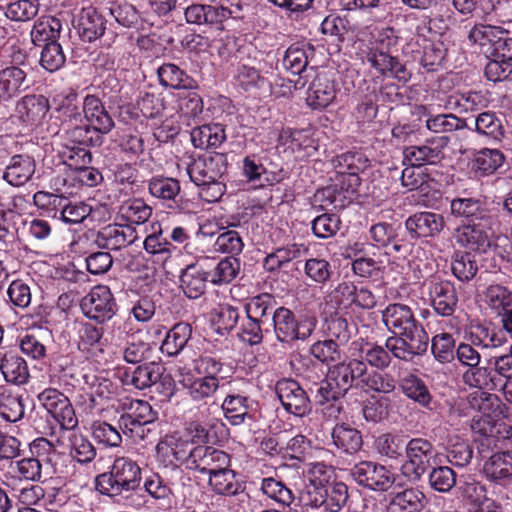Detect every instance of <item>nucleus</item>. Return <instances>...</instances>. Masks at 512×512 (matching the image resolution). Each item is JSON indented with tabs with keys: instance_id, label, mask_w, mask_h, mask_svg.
Masks as SVG:
<instances>
[{
	"instance_id": "nucleus-1",
	"label": "nucleus",
	"mask_w": 512,
	"mask_h": 512,
	"mask_svg": "<svg viewBox=\"0 0 512 512\" xmlns=\"http://www.w3.org/2000/svg\"><path fill=\"white\" fill-rule=\"evenodd\" d=\"M353 385L380 393H391L396 387L392 377L369 373L363 361L349 359L329 368L326 378L319 384L318 393L325 400L337 399L343 397Z\"/></svg>"
},
{
	"instance_id": "nucleus-2",
	"label": "nucleus",
	"mask_w": 512,
	"mask_h": 512,
	"mask_svg": "<svg viewBox=\"0 0 512 512\" xmlns=\"http://www.w3.org/2000/svg\"><path fill=\"white\" fill-rule=\"evenodd\" d=\"M156 449L159 455L172 457L169 459L170 464L181 465L209 476L230 466L228 453L207 445H195L174 435L165 436Z\"/></svg>"
},
{
	"instance_id": "nucleus-3",
	"label": "nucleus",
	"mask_w": 512,
	"mask_h": 512,
	"mask_svg": "<svg viewBox=\"0 0 512 512\" xmlns=\"http://www.w3.org/2000/svg\"><path fill=\"white\" fill-rule=\"evenodd\" d=\"M456 356L458 361L463 365L469 367L463 374V380L466 384L471 387L478 388V390L472 392L468 396V402L470 407L482 413V418L489 417L488 411L498 404V399L495 395L488 394L482 389L489 384V377L486 368L479 367L481 361V355L474 345L461 343L456 350Z\"/></svg>"
},
{
	"instance_id": "nucleus-4",
	"label": "nucleus",
	"mask_w": 512,
	"mask_h": 512,
	"mask_svg": "<svg viewBox=\"0 0 512 512\" xmlns=\"http://www.w3.org/2000/svg\"><path fill=\"white\" fill-rule=\"evenodd\" d=\"M141 482V469L128 457L114 460L110 471L97 477V488L102 494L114 497L136 490Z\"/></svg>"
},
{
	"instance_id": "nucleus-5",
	"label": "nucleus",
	"mask_w": 512,
	"mask_h": 512,
	"mask_svg": "<svg viewBox=\"0 0 512 512\" xmlns=\"http://www.w3.org/2000/svg\"><path fill=\"white\" fill-rule=\"evenodd\" d=\"M273 326L277 340L283 343H292L296 340H306L316 327V318L309 315H301L298 318L294 313L279 307L273 312Z\"/></svg>"
},
{
	"instance_id": "nucleus-6",
	"label": "nucleus",
	"mask_w": 512,
	"mask_h": 512,
	"mask_svg": "<svg viewBox=\"0 0 512 512\" xmlns=\"http://www.w3.org/2000/svg\"><path fill=\"white\" fill-rule=\"evenodd\" d=\"M429 336L420 322L407 327L386 339V347L393 357L411 361L415 356L427 351Z\"/></svg>"
},
{
	"instance_id": "nucleus-7",
	"label": "nucleus",
	"mask_w": 512,
	"mask_h": 512,
	"mask_svg": "<svg viewBox=\"0 0 512 512\" xmlns=\"http://www.w3.org/2000/svg\"><path fill=\"white\" fill-rule=\"evenodd\" d=\"M243 0H218L215 4H193L186 8L185 18L192 24L220 25L228 18H239Z\"/></svg>"
},
{
	"instance_id": "nucleus-8",
	"label": "nucleus",
	"mask_w": 512,
	"mask_h": 512,
	"mask_svg": "<svg viewBox=\"0 0 512 512\" xmlns=\"http://www.w3.org/2000/svg\"><path fill=\"white\" fill-rule=\"evenodd\" d=\"M406 460L402 474L412 482L418 481L432 465L435 451L431 442L423 438L411 439L405 446Z\"/></svg>"
},
{
	"instance_id": "nucleus-9",
	"label": "nucleus",
	"mask_w": 512,
	"mask_h": 512,
	"mask_svg": "<svg viewBox=\"0 0 512 512\" xmlns=\"http://www.w3.org/2000/svg\"><path fill=\"white\" fill-rule=\"evenodd\" d=\"M228 169L227 155L214 153L192 159L185 167L190 180L197 186L222 179Z\"/></svg>"
},
{
	"instance_id": "nucleus-10",
	"label": "nucleus",
	"mask_w": 512,
	"mask_h": 512,
	"mask_svg": "<svg viewBox=\"0 0 512 512\" xmlns=\"http://www.w3.org/2000/svg\"><path fill=\"white\" fill-rule=\"evenodd\" d=\"M491 236L489 220L484 218L460 225L453 232L459 246L479 253H485L491 246Z\"/></svg>"
},
{
	"instance_id": "nucleus-11",
	"label": "nucleus",
	"mask_w": 512,
	"mask_h": 512,
	"mask_svg": "<svg viewBox=\"0 0 512 512\" xmlns=\"http://www.w3.org/2000/svg\"><path fill=\"white\" fill-rule=\"evenodd\" d=\"M349 474L357 484L374 491H387L395 481L392 472L373 461L355 464Z\"/></svg>"
},
{
	"instance_id": "nucleus-12",
	"label": "nucleus",
	"mask_w": 512,
	"mask_h": 512,
	"mask_svg": "<svg viewBox=\"0 0 512 512\" xmlns=\"http://www.w3.org/2000/svg\"><path fill=\"white\" fill-rule=\"evenodd\" d=\"M81 309L88 318L103 323L115 315L117 305L109 287L97 285L82 299Z\"/></svg>"
},
{
	"instance_id": "nucleus-13",
	"label": "nucleus",
	"mask_w": 512,
	"mask_h": 512,
	"mask_svg": "<svg viewBox=\"0 0 512 512\" xmlns=\"http://www.w3.org/2000/svg\"><path fill=\"white\" fill-rule=\"evenodd\" d=\"M449 138L439 136L426 140L421 145H411L403 150L404 162L411 166L438 164L444 158V149Z\"/></svg>"
},
{
	"instance_id": "nucleus-14",
	"label": "nucleus",
	"mask_w": 512,
	"mask_h": 512,
	"mask_svg": "<svg viewBox=\"0 0 512 512\" xmlns=\"http://www.w3.org/2000/svg\"><path fill=\"white\" fill-rule=\"evenodd\" d=\"M38 400L63 429L74 428L78 421L66 395L54 388H47L38 394Z\"/></svg>"
},
{
	"instance_id": "nucleus-15",
	"label": "nucleus",
	"mask_w": 512,
	"mask_h": 512,
	"mask_svg": "<svg viewBox=\"0 0 512 512\" xmlns=\"http://www.w3.org/2000/svg\"><path fill=\"white\" fill-rule=\"evenodd\" d=\"M425 286L435 313L442 317L452 316L458 303L454 284L448 280L433 278L426 281Z\"/></svg>"
},
{
	"instance_id": "nucleus-16",
	"label": "nucleus",
	"mask_w": 512,
	"mask_h": 512,
	"mask_svg": "<svg viewBox=\"0 0 512 512\" xmlns=\"http://www.w3.org/2000/svg\"><path fill=\"white\" fill-rule=\"evenodd\" d=\"M221 408L231 425L253 422L258 412V402L246 395L231 392L224 398Z\"/></svg>"
},
{
	"instance_id": "nucleus-17",
	"label": "nucleus",
	"mask_w": 512,
	"mask_h": 512,
	"mask_svg": "<svg viewBox=\"0 0 512 512\" xmlns=\"http://www.w3.org/2000/svg\"><path fill=\"white\" fill-rule=\"evenodd\" d=\"M91 153L84 147H72L67 155L70 177L81 186L94 187L102 181L101 173L90 167Z\"/></svg>"
},
{
	"instance_id": "nucleus-18",
	"label": "nucleus",
	"mask_w": 512,
	"mask_h": 512,
	"mask_svg": "<svg viewBox=\"0 0 512 512\" xmlns=\"http://www.w3.org/2000/svg\"><path fill=\"white\" fill-rule=\"evenodd\" d=\"M277 396L284 409L296 416H304L310 411V400L299 385L293 379H281L276 384Z\"/></svg>"
},
{
	"instance_id": "nucleus-19",
	"label": "nucleus",
	"mask_w": 512,
	"mask_h": 512,
	"mask_svg": "<svg viewBox=\"0 0 512 512\" xmlns=\"http://www.w3.org/2000/svg\"><path fill=\"white\" fill-rule=\"evenodd\" d=\"M484 301L506 331L512 334V292L501 285H490L485 291Z\"/></svg>"
},
{
	"instance_id": "nucleus-20",
	"label": "nucleus",
	"mask_w": 512,
	"mask_h": 512,
	"mask_svg": "<svg viewBox=\"0 0 512 512\" xmlns=\"http://www.w3.org/2000/svg\"><path fill=\"white\" fill-rule=\"evenodd\" d=\"M445 221L441 214L434 212H418L409 216L405 227L412 239L434 237L444 228Z\"/></svg>"
},
{
	"instance_id": "nucleus-21",
	"label": "nucleus",
	"mask_w": 512,
	"mask_h": 512,
	"mask_svg": "<svg viewBox=\"0 0 512 512\" xmlns=\"http://www.w3.org/2000/svg\"><path fill=\"white\" fill-rule=\"evenodd\" d=\"M43 464L33 457L17 461H10L3 472V483L12 490L16 489L19 481H39L43 470Z\"/></svg>"
},
{
	"instance_id": "nucleus-22",
	"label": "nucleus",
	"mask_w": 512,
	"mask_h": 512,
	"mask_svg": "<svg viewBox=\"0 0 512 512\" xmlns=\"http://www.w3.org/2000/svg\"><path fill=\"white\" fill-rule=\"evenodd\" d=\"M138 238L134 227L124 224H110L100 229L96 235V244L103 249L120 250L134 243Z\"/></svg>"
},
{
	"instance_id": "nucleus-23",
	"label": "nucleus",
	"mask_w": 512,
	"mask_h": 512,
	"mask_svg": "<svg viewBox=\"0 0 512 512\" xmlns=\"http://www.w3.org/2000/svg\"><path fill=\"white\" fill-rule=\"evenodd\" d=\"M83 121L101 135L108 134L114 127V121L102 101L95 95L85 96L82 103Z\"/></svg>"
},
{
	"instance_id": "nucleus-24",
	"label": "nucleus",
	"mask_w": 512,
	"mask_h": 512,
	"mask_svg": "<svg viewBox=\"0 0 512 512\" xmlns=\"http://www.w3.org/2000/svg\"><path fill=\"white\" fill-rule=\"evenodd\" d=\"M36 163L28 154L11 156L3 171L2 179L13 187L25 185L34 175Z\"/></svg>"
},
{
	"instance_id": "nucleus-25",
	"label": "nucleus",
	"mask_w": 512,
	"mask_h": 512,
	"mask_svg": "<svg viewBox=\"0 0 512 512\" xmlns=\"http://www.w3.org/2000/svg\"><path fill=\"white\" fill-rule=\"evenodd\" d=\"M207 258L188 265L181 273L180 287L190 299L199 298L206 289L209 274L205 271Z\"/></svg>"
},
{
	"instance_id": "nucleus-26",
	"label": "nucleus",
	"mask_w": 512,
	"mask_h": 512,
	"mask_svg": "<svg viewBox=\"0 0 512 512\" xmlns=\"http://www.w3.org/2000/svg\"><path fill=\"white\" fill-rule=\"evenodd\" d=\"M163 373V367L156 362H148L126 370L123 376V383L138 390L150 388L158 382Z\"/></svg>"
},
{
	"instance_id": "nucleus-27",
	"label": "nucleus",
	"mask_w": 512,
	"mask_h": 512,
	"mask_svg": "<svg viewBox=\"0 0 512 512\" xmlns=\"http://www.w3.org/2000/svg\"><path fill=\"white\" fill-rule=\"evenodd\" d=\"M181 384L192 401L202 403H207L208 400L212 399L221 387L219 381L199 377L191 373L183 376Z\"/></svg>"
},
{
	"instance_id": "nucleus-28",
	"label": "nucleus",
	"mask_w": 512,
	"mask_h": 512,
	"mask_svg": "<svg viewBox=\"0 0 512 512\" xmlns=\"http://www.w3.org/2000/svg\"><path fill=\"white\" fill-rule=\"evenodd\" d=\"M367 62L380 74L406 82L410 78L405 66L395 57L380 50H370Z\"/></svg>"
},
{
	"instance_id": "nucleus-29",
	"label": "nucleus",
	"mask_w": 512,
	"mask_h": 512,
	"mask_svg": "<svg viewBox=\"0 0 512 512\" xmlns=\"http://www.w3.org/2000/svg\"><path fill=\"white\" fill-rule=\"evenodd\" d=\"M75 28L83 41L92 42L103 35L105 20L94 7L88 6L79 13Z\"/></svg>"
},
{
	"instance_id": "nucleus-30",
	"label": "nucleus",
	"mask_w": 512,
	"mask_h": 512,
	"mask_svg": "<svg viewBox=\"0 0 512 512\" xmlns=\"http://www.w3.org/2000/svg\"><path fill=\"white\" fill-rule=\"evenodd\" d=\"M27 73L17 65L0 69V99L9 100L28 88Z\"/></svg>"
},
{
	"instance_id": "nucleus-31",
	"label": "nucleus",
	"mask_w": 512,
	"mask_h": 512,
	"mask_svg": "<svg viewBox=\"0 0 512 512\" xmlns=\"http://www.w3.org/2000/svg\"><path fill=\"white\" fill-rule=\"evenodd\" d=\"M415 114L426 117L425 126L433 133H448L463 128L471 129L466 120L451 113L431 115L424 105L416 106Z\"/></svg>"
},
{
	"instance_id": "nucleus-32",
	"label": "nucleus",
	"mask_w": 512,
	"mask_h": 512,
	"mask_svg": "<svg viewBox=\"0 0 512 512\" xmlns=\"http://www.w3.org/2000/svg\"><path fill=\"white\" fill-rule=\"evenodd\" d=\"M381 316L383 324L393 335L417 322L411 307L402 303L387 305Z\"/></svg>"
},
{
	"instance_id": "nucleus-33",
	"label": "nucleus",
	"mask_w": 512,
	"mask_h": 512,
	"mask_svg": "<svg viewBox=\"0 0 512 512\" xmlns=\"http://www.w3.org/2000/svg\"><path fill=\"white\" fill-rule=\"evenodd\" d=\"M49 110V102L42 95H27L16 105L18 118L26 125L39 123Z\"/></svg>"
},
{
	"instance_id": "nucleus-34",
	"label": "nucleus",
	"mask_w": 512,
	"mask_h": 512,
	"mask_svg": "<svg viewBox=\"0 0 512 512\" xmlns=\"http://www.w3.org/2000/svg\"><path fill=\"white\" fill-rule=\"evenodd\" d=\"M426 495L416 489L408 488L391 496L387 512H421L427 505Z\"/></svg>"
},
{
	"instance_id": "nucleus-35",
	"label": "nucleus",
	"mask_w": 512,
	"mask_h": 512,
	"mask_svg": "<svg viewBox=\"0 0 512 512\" xmlns=\"http://www.w3.org/2000/svg\"><path fill=\"white\" fill-rule=\"evenodd\" d=\"M52 103L62 125L70 127L83 122L82 108L79 107L78 95L75 91L55 96Z\"/></svg>"
},
{
	"instance_id": "nucleus-36",
	"label": "nucleus",
	"mask_w": 512,
	"mask_h": 512,
	"mask_svg": "<svg viewBox=\"0 0 512 512\" xmlns=\"http://www.w3.org/2000/svg\"><path fill=\"white\" fill-rule=\"evenodd\" d=\"M336 96L333 82L325 74H319L307 91V104L314 109L327 107Z\"/></svg>"
},
{
	"instance_id": "nucleus-37",
	"label": "nucleus",
	"mask_w": 512,
	"mask_h": 512,
	"mask_svg": "<svg viewBox=\"0 0 512 512\" xmlns=\"http://www.w3.org/2000/svg\"><path fill=\"white\" fill-rule=\"evenodd\" d=\"M0 371L8 383L23 385L30 377L27 362L18 354L7 352L0 358Z\"/></svg>"
},
{
	"instance_id": "nucleus-38",
	"label": "nucleus",
	"mask_w": 512,
	"mask_h": 512,
	"mask_svg": "<svg viewBox=\"0 0 512 512\" xmlns=\"http://www.w3.org/2000/svg\"><path fill=\"white\" fill-rule=\"evenodd\" d=\"M191 336L192 327L190 324L179 322L166 332L160 350L169 357L177 356L186 347Z\"/></svg>"
},
{
	"instance_id": "nucleus-39",
	"label": "nucleus",
	"mask_w": 512,
	"mask_h": 512,
	"mask_svg": "<svg viewBox=\"0 0 512 512\" xmlns=\"http://www.w3.org/2000/svg\"><path fill=\"white\" fill-rule=\"evenodd\" d=\"M225 140V129L218 123L198 126L191 131V141L195 148H218Z\"/></svg>"
},
{
	"instance_id": "nucleus-40",
	"label": "nucleus",
	"mask_w": 512,
	"mask_h": 512,
	"mask_svg": "<svg viewBox=\"0 0 512 512\" xmlns=\"http://www.w3.org/2000/svg\"><path fill=\"white\" fill-rule=\"evenodd\" d=\"M505 157L498 149L483 148L478 151L471 162L472 171L477 177L493 174L502 166Z\"/></svg>"
},
{
	"instance_id": "nucleus-41",
	"label": "nucleus",
	"mask_w": 512,
	"mask_h": 512,
	"mask_svg": "<svg viewBox=\"0 0 512 512\" xmlns=\"http://www.w3.org/2000/svg\"><path fill=\"white\" fill-rule=\"evenodd\" d=\"M152 208L142 199H129L124 201L118 210V218L125 222L124 225L144 224L151 216Z\"/></svg>"
},
{
	"instance_id": "nucleus-42",
	"label": "nucleus",
	"mask_w": 512,
	"mask_h": 512,
	"mask_svg": "<svg viewBox=\"0 0 512 512\" xmlns=\"http://www.w3.org/2000/svg\"><path fill=\"white\" fill-rule=\"evenodd\" d=\"M400 387L403 394L420 406L432 409L433 397L422 379L410 374L401 379Z\"/></svg>"
},
{
	"instance_id": "nucleus-43",
	"label": "nucleus",
	"mask_w": 512,
	"mask_h": 512,
	"mask_svg": "<svg viewBox=\"0 0 512 512\" xmlns=\"http://www.w3.org/2000/svg\"><path fill=\"white\" fill-rule=\"evenodd\" d=\"M483 471L491 481H502L512 477V451L494 453L483 466Z\"/></svg>"
},
{
	"instance_id": "nucleus-44",
	"label": "nucleus",
	"mask_w": 512,
	"mask_h": 512,
	"mask_svg": "<svg viewBox=\"0 0 512 512\" xmlns=\"http://www.w3.org/2000/svg\"><path fill=\"white\" fill-rule=\"evenodd\" d=\"M62 29L61 21L51 15L40 17L31 30V39L35 45L57 42Z\"/></svg>"
},
{
	"instance_id": "nucleus-45",
	"label": "nucleus",
	"mask_w": 512,
	"mask_h": 512,
	"mask_svg": "<svg viewBox=\"0 0 512 512\" xmlns=\"http://www.w3.org/2000/svg\"><path fill=\"white\" fill-rule=\"evenodd\" d=\"M336 162L338 172L347 175L350 186L353 188L359 186L358 173L366 167L367 159H364L361 153L348 152L338 156Z\"/></svg>"
},
{
	"instance_id": "nucleus-46",
	"label": "nucleus",
	"mask_w": 512,
	"mask_h": 512,
	"mask_svg": "<svg viewBox=\"0 0 512 512\" xmlns=\"http://www.w3.org/2000/svg\"><path fill=\"white\" fill-rule=\"evenodd\" d=\"M313 54V49L305 43L292 44L285 53L284 67L294 75L301 74L308 65V59Z\"/></svg>"
},
{
	"instance_id": "nucleus-47",
	"label": "nucleus",
	"mask_w": 512,
	"mask_h": 512,
	"mask_svg": "<svg viewBox=\"0 0 512 512\" xmlns=\"http://www.w3.org/2000/svg\"><path fill=\"white\" fill-rule=\"evenodd\" d=\"M159 82L164 87L173 89H190L193 80L177 65L165 63L157 69Z\"/></svg>"
},
{
	"instance_id": "nucleus-48",
	"label": "nucleus",
	"mask_w": 512,
	"mask_h": 512,
	"mask_svg": "<svg viewBox=\"0 0 512 512\" xmlns=\"http://www.w3.org/2000/svg\"><path fill=\"white\" fill-rule=\"evenodd\" d=\"M504 33V28L501 26L490 24H475L468 33V40L473 45H478L480 48H486L491 52L497 39Z\"/></svg>"
},
{
	"instance_id": "nucleus-49",
	"label": "nucleus",
	"mask_w": 512,
	"mask_h": 512,
	"mask_svg": "<svg viewBox=\"0 0 512 512\" xmlns=\"http://www.w3.org/2000/svg\"><path fill=\"white\" fill-rule=\"evenodd\" d=\"M158 230L148 235L144 241L145 250L155 256V261L165 263L172 256L176 247L163 237L160 225L157 223Z\"/></svg>"
},
{
	"instance_id": "nucleus-50",
	"label": "nucleus",
	"mask_w": 512,
	"mask_h": 512,
	"mask_svg": "<svg viewBox=\"0 0 512 512\" xmlns=\"http://www.w3.org/2000/svg\"><path fill=\"white\" fill-rule=\"evenodd\" d=\"M474 130L494 141H500L504 136V127L502 121L493 112H482L478 114L474 120Z\"/></svg>"
},
{
	"instance_id": "nucleus-51",
	"label": "nucleus",
	"mask_w": 512,
	"mask_h": 512,
	"mask_svg": "<svg viewBox=\"0 0 512 512\" xmlns=\"http://www.w3.org/2000/svg\"><path fill=\"white\" fill-rule=\"evenodd\" d=\"M332 440L337 448L347 453H354L362 446L360 432L345 424L336 425L333 428Z\"/></svg>"
},
{
	"instance_id": "nucleus-52",
	"label": "nucleus",
	"mask_w": 512,
	"mask_h": 512,
	"mask_svg": "<svg viewBox=\"0 0 512 512\" xmlns=\"http://www.w3.org/2000/svg\"><path fill=\"white\" fill-rule=\"evenodd\" d=\"M24 416V404L19 395L0 387V418L7 422H17Z\"/></svg>"
},
{
	"instance_id": "nucleus-53",
	"label": "nucleus",
	"mask_w": 512,
	"mask_h": 512,
	"mask_svg": "<svg viewBox=\"0 0 512 512\" xmlns=\"http://www.w3.org/2000/svg\"><path fill=\"white\" fill-rule=\"evenodd\" d=\"M260 489L264 495L284 507L290 506L295 500L293 491L273 477L263 478Z\"/></svg>"
},
{
	"instance_id": "nucleus-54",
	"label": "nucleus",
	"mask_w": 512,
	"mask_h": 512,
	"mask_svg": "<svg viewBox=\"0 0 512 512\" xmlns=\"http://www.w3.org/2000/svg\"><path fill=\"white\" fill-rule=\"evenodd\" d=\"M360 352L361 357L365 360L363 362L377 369L383 370L387 368L392 360V354L386 347V342L384 345L366 342L361 346Z\"/></svg>"
},
{
	"instance_id": "nucleus-55",
	"label": "nucleus",
	"mask_w": 512,
	"mask_h": 512,
	"mask_svg": "<svg viewBox=\"0 0 512 512\" xmlns=\"http://www.w3.org/2000/svg\"><path fill=\"white\" fill-rule=\"evenodd\" d=\"M209 484L220 495H235L241 484L235 479V472L229 467L221 468L209 476Z\"/></svg>"
},
{
	"instance_id": "nucleus-56",
	"label": "nucleus",
	"mask_w": 512,
	"mask_h": 512,
	"mask_svg": "<svg viewBox=\"0 0 512 512\" xmlns=\"http://www.w3.org/2000/svg\"><path fill=\"white\" fill-rule=\"evenodd\" d=\"M451 271L461 282H469L478 271L474 257L468 252H456L452 258Z\"/></svg>"
},
{
	"instance_id": "nucleus-57",
	"label": "nucleus",
	"mask_w": 512,
	"mask_h": 512,
	"mask_svg": "<svg viewBox=\"0 0 512 512\" xmlns=\"http://www.w3.org/2000/svg\"><path fill=\"white\" fill-rule=\"evenodd\" d=\"M66 133L71 142L80 146L97 147L103 142L102 135L84 122L67 127Z\"/></svg>"
},
{
	"instance_id": "nucleus-58",
	"label": "nucleus",
	"mask_w": 512,
	"mask_h": 512,
	"mask_svg": "<svg viewBox=\"0 0 512 512\" xmlns=\"http://www.w3.org/2000/svg\"><path fill=\"white\" fill-rule=\"evenodd\" d=\"M97 212L98 209H94L84 202H71L67 199L59 213L58 219L66 224H78L89 216L94 219Z\"/></svg>"
},
{
	"instance_id": "nucleus-59",
	"label": "nucleus",
	"mask_w": 512,
	"mask_h": 512,
	"mask_svg": "<svg viewBox=\"0 0 512 512\" xmlns=\"http://www.w3.org/2000/svg\"><path fill=\"white\" fill-rule=\"evenodd\" d=\"M472 449L469 444L458 436H452L446 446L448 462L457 467L466 466L472 458Z\"/></svg>"
},
{
	"instance_id": "nucleus-60",
	"label": "nucleus",
	"mask_w": 512,
	"mask_h": 512,
	"mask_svg": "<svg viewBox=\"0 0 512 512\" xmlns=\"http://www.w3.org/2000/svg\"><path fill=\"white\" fill-rule=\"evenodd\" d=\"M240 271V261L233 256L221 259L214 269L209 272L210 281L213 284L230 283Z\"/></svg>"
},
{
	"instance_id": "nucleus-61",
	"label": "nucleus",
	"mask_w": 512,
	"mask_h": 512,
	"mask_svg": "<svg viewBox=\"0 0 512 512\" xmlns=\"http://www.w3.org/2000/svg\"><path fill=\"white\" fill-rule=\"evenodd\" d=\"M85 384L87 385V393L91 401L97 403L98 400L109 399L115 392V385L111 380L99 375H85Z\"/></svg>"
},
{
	"instance_id": "nucleus-62",
	"label": "nucleus",
	"mask_w": 512,
	"mask_h": 512,
	"mask_svg": "<svg viewBox=\"0 0 512 512\" xmlns=\"http://www.w3.org/2000/svg\"><path fill=\"white\" fill-rule=\"evenodd\" d=\"M92 437L105 447H119L122 436L118 429L104 421H94L91 425Z\"/></svg>"
},
{
	"instance_id": "nucleus-63",
	"label": "nucleus",
	"mask_w": 512,
	"mask_h": 512,
	"mask_svg": "<svg viewBox=\"0 0 512 512\" xmlns=\"http://www.w3.org/2000/svg\"><path fill=\"white\" fill-rule=\"evenodd\" d=\"M348 499V488L342 482H335L326 487L323 512H339Z\"/></svg>"
},
{
	"instance_id": "nucleus-64",
	"label": "nucleus",
	"mask_w": 512,
	"mask_h": 512,
	"mask_svg": "<svg viewBox=\"0 0 512 512\" xmlns=\"http://www.w3.org/2000/svg\"><path fill=\"white\" fill-rule=\"evenodd\" d=\"M239 320V312L231 305L224 304L212 313V323L219 334L231 331Z\"/></svg>"
}]
</instances>
